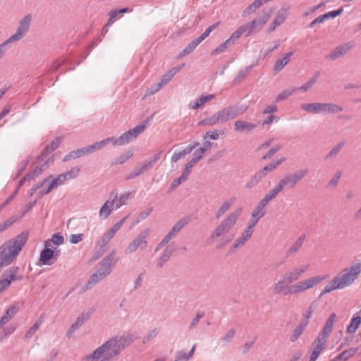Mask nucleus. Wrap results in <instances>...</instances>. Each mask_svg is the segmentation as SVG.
<instances>
[{
    "instance_id": "obj_1",
    "label": "nucleus",
    "mask_w": 361,
    "mask_h": 361,
    "mask_svg": "<svg viewBox=\"0 0 361 361\" xmlns=\"http://www.w3.org/2000/svg\"><path fill=\"white\" fill-rule=\"evenodd\" d=\"M242 210L243 209L239 207L227 215L212 232L207 239L208 244L212 245L217 243L216 247L221 248L229 243L232 237H229L228 233L236 224Z\"/></svg>"
},
{
    "instance_id": "obj_2",
    "label": "nucleus",
    "mask_w": 361,
    "mask_h": 361,
    "mask_svg": "<svg viewBox=\"0 0 361 361\" xmlns=\"http://www.w3.org/2000/svg\"><path fill=\"white\" fill-rule=\"evenodd\" d=\"M361 274V262H357L343 269L339 275L335 276L324 287L320 295L336 290L344 289L351 286Z\"/></svg>"
},
{
    "instance_id": "obj_3",
    "label": "nucleus",
    "mask_w": 361,
    "mask_h": 361,
    "mask_svg": "<svg viewBox=\"0 0 361 361\" xmlns=\"http://www.w3.org/2000/svg\"><path fill=\"white\" fill-rule=\"evenodd\" d=\"M27 240V235L21 233L0 246V269L9 265L17 257Z\"/></svg>"
},
{
    "instance_id": "obj_4",
    "label": "nucleus",
    "mask_w": 361,
    "mask_h": 361,
    "mask_svg": "<svg viewBox=\"0 0 361 361\" xmlns=\"http://www.w3.org/2000/svg\"><path fill=\"white\" fill-rule=\"evenodd\" d=\"M120 343L121 340L117 338L110 339L93 352L82 357L81 361H98L100 358L103 359L102 361H107L108 359L120 353L121 350Z\"/></svg>"
},
{
    "instance_id": "obj_5",
    "label": "nucleus",
    "mask_w": 361,
    "mask_h": 361,
    "mask_svg": "<svg viewBox=\"0 0 361 361\" xmlns=\"http://www.w3.org/2000/svg\"><path fill=\"white\" fill-rule=\"evenodd\" d=\"M114 255L115 252L112 251L99 263L97 271L90 276L83 288V291L104 279L111 272V269L116 262Z\"/></svg>"
},
{
    "instance_id": "obj_6",
    "label": "nucleus",
    "mask_w": 361,
    "mask_h": 361,
    "mask_svg": "<svg viewBox=\"0 0 361 361\" xmlns=\"http://www.w3.org/2000/svg\"><path fill=\"white\" fill-rule=\"evenodd\" d=\"M247 109V106L246 105L229 106L217 111L209 118L205 119L203 123L210 126H214L219 123H226L230 119L243 115L245 113Z\"/></svg>"
},
{
    "instance_id": "obj_7",
    "label": "nucleus",
    "mask_w": 361,
    "mask_h": 361,
    "mask_svg": "<svg viewBox=\"0 0 361 361\" xmlns=\"http://www.w3.org/2000/svg\"><path fill=\"white\" fill-rule=\"evenodd\" d=\"M327 278L328 275H317L299 281L290 286L289 295H297L304 293L314 288Z\"/></svg>"
},
{
    "instance_id": "obj_8",
    "label": "nucleus",
    "mask_w": 361,
    "mask_h": 361,
    "mask_svg": "<svg viewBox=\"0 0 361 361\" xmlns=\"http://www.w3.org/2000/svg\"><path fill=\"white\" fill-rule=\"evenodd\" d=\"M300 107L303 111L311 114H336L343 111V108L341 106L333 103L314 102L303 104Z\"/></svg>"
},
{
    "instance_id": "obj_9",
    "label": "nucleus",
    "mask_w": 361,
    "mask_h": 361,
    "mask_svg": "<svg viewBox=\"0 0 361 361\" xmlns=\"http://www.w3.org/2000/svg\"><path fill=\"white\" fill-rule=\"evenodd\" d=\"M145 128V124H140L129 129L118 138L111 137L109 139H112L110 142H112L114 146H123L128 144L133 138L137 137Z\"/></svg>"
},
{
    "instance_id": "obj_10",
    "label": "nucleus",
    "mask_w": 361,
    "mask_h": 361,
    "mask_svg": "<svg viewBox=\"0 0 361 361\" xmlns=\"http://www.w3.org/2000/svg\"><path fill=\"white\" fill-rule=\"evenodd\" d=\"M31 20L32 17L30 14L25 16L20 20L16 32L1 44H4V47H6V46L8 44L21 40L25 36L26 33L30 29Z\"/></svg>"
},
{
    "instance_id": "obj_11",
    "label": "nucleus",
    "mask_w": 361,
    "mask_h": 361,
    "mask_svg": "<svg viewBox=\"0 0 361 361\" xmlns=\"http://www.w3.org/2000/svg\"><path fill=\"white\" fill-rule=\"evenodd\" d=\"M149 234V230L145 229L140 233L127 246L126 253H133L137 250L143 251L148 246L147 237Z\"/></svg>"
},
{
    "instance_id": "obj_12",
    "label": "nucleus",
    "mask_w": 361,
    "mask_h": 361,
    "mask_svg": "<svg viewBox=\"0 0 361 361\" xmlns=\"http://www.w3.org/2000/svg\"><path fill=\"white\" fill-rule=\"evenodd\" d=\"M185 63H182L178 66L172 68L167 73L164 75L159 82L154 85L149 91V94H152L160 90L164 86L167 85L172 79V78L179 72L183 67Z\"/></svg>"
},
{
    "instance_id": "obj_13",
    "label": "nucleus",
    "mask_w": 361,
    "mask_h": 361,
    "mask_svg": "<svg viewBox=\"0 0 361 361\" xmlns=\"http://www.w3.org/2000/svg\"><path fill=\"white\" fill-rule=\"evenodd\" d=\"M309 269V264H305L299 267H294L283 274V277L290 284L300 279L302 276Z\"/></svg>"
},
{
    "instance_id": "obj_14",
    "label": "nucleus",
    "mask_w": 361,
    "mask_h": 361,
    "mask_svg": "<svg viewBox=\"0 0 361 361\" xmlns=\"http://www.w3.org/2000/svg\"><path fill=\"white\" fill-rule=\"evenodd\" d=\"M59 254V250L55 251L49 247H44L40 252L39 262L40 265H51L57 260Z\"/></svg>"
},
{
    "instance_id": "obj_15",
    "label": "nucleus",
    "mask_w": 361,
    "mask_h": 361,
    "mask_svg": "<svg viewBox=\"0 0 361 361\" xmlns=\"http://www.w3.org/2000/svg\"><path fill=\"white\" fill-rule=\"evenodd\" d=\"M255 228V226L248 223L246 228L231 245V250L235 251L237 249L242 247L252 238Z\"/></svg>"
},
{
    "instance_id": "obj_16",
    "label": "nucleus",
    "mask_w": 361,
    "mask_h": 361,
    "mask_svg": "<svg viewBox=\"0 0 361 361\" xmlns=\"http://www.w3.org/2000/svg\"><path fill=\"white\" fill-rule=\"evenodd\" d=\"M18 269V267H11L4 273L0 279V293L6 290L11 282L16 280Z\"/></svg>"
},
{
    "instance_id": "obj_17",
    "label": "nucleus",
    "mask_w": 361,
    "mask_h": 361,
    "mask_svg": "<svg viewBox=\"0 0 361 361\" xmlns=\"http://www.w3.org/2000/svg\"><path fill=\"white\" fill-rule=\"evenodd\" d=\"M186 222L183 220L178 221L167 233V235L161 240V241L157 245L155 251H158L164 246H165L172 238H173L177 233L185 226Z\"/></svg>"
},
{
    "instance_id": "obj_18",
    "label": "nucleus",
    "mask_w": 361,
    "mask_h": 361,
    "mask_svg": "<svg viewBox=\"0 0 361 361\" xmlns=\"http://www.w3.org/2000/svg\"><path fill=\"white\" fill-rule=\"evenodd\" d=\"M307 174L306 170L297 171L292 175H287L281 179L283 182L284 187L289 184L290 187H294L300 180H301Z\"/></svg>"
},
{
    "instance_id": "obj_19",
    "label": "nucleus",
    "mask_w": 361,
    "mask_h": 361,
    "mask_svg": "<svg viewBox=\"0 0 361 361\" xmlns=\"http://www.w3.org/2000/svg\"><path fill=\"white\" fill-rule=\"evenodd\" d=\"M290 286L291 285L283 276H281L274 284L272 288V292L274 295H289V290Z\"/></svg>"
},
{
    "instance_id": "obj_20",
    "label": "nucleus",
    "mask_w": 361,
    "mask_h": 361,
    "mask_svg": "<svg viewBox=\"0 0 361 361\" xmlns=\"http://www.w3.org/2000/svg\"><path fill=\"white\" fill-rule=\"evenodd\" d=\"M326 342V339H324L317 336V338L312 343V351L310 357L317 360L321 353L325 348Z\"/></svg>"
},
{
    "instance_id": "obj_21",
    "label": "nucleus",
    "mask_w": 361,
    "mask_h": 361,
    "mask_svg": "<svg viewBox=\"0 0 361 361\" xmlns=\"http://www.w3.org/2000/svg\"><path fill=\"white\" fill-rule=\"evenodd\" d=\"M210 147L211 143L208 141H206L205 143L204 144V147H200L199 149H197L194 152V157L185 165L189 166V168L192 169V167L202 159L204 152L209 150Z\"/></svg>"
},
{
    "instance_id": "obj_22",
    "label": "nucleus",
    "mask_w": 361,
    "mask_h": 361,
    "mask_svg": "<svg viewBox=\"0 0 361 361\" xmlns=\"http://www.w3.org/2000/svg\"><path fill=\"white\" fill-rule=\"evenodd\" d=\"M256 124L244 120H237L234 123V130L236 133H247L256 128Z\"/></svg>"
},
{
    "instance_id": "obj_23",
    "label": "nucleus",
    "mask_w": 361,
    "mask_h": 361,
    "mask_svg": "<svg viewBox=\"0 0 361 361\" xmlns=\"http://www.w3.org/2000/svg\"><path fill=\"white\" fill-rule=\"evenodd\" d=\"M66 180V176H63V173L59 175L55 178H52L51 182L49 183L48 186L44 188L42 190H40V195L42 196L44 195L49 193L51 191L56 188L58 186L63 184Z\"/></svg>"
},
{
    "instance_id": "obj_24",
    "label": "nucleus",
    "mask_w": 361,
    "mask_h": 361,
    "mask_svg": "<svg viewBox=\"0 0 361 361\" xmlns=\"http://www.w3.org/2000/svg\"><path fill=\"white\" fill-rule=\"evenodd\" d=\"M18 311V305L17 304H13L11 305L6 310L4 315L0 319V329H2L4 325L8 324L10 320L15 316V314Z\"/></svg>"
},
{
    "instance_id": "obj_25",
    "label": "nucleus",
    "mask_w": 361,
    "mask_h": 361,
    "mask_svg": "<svg viewBox=\"0 0 361 361\" xmlns=\"http://www.w3.org/2000/svg\"><path fill=\"white\" fill-rule=\"evenodd\" d=\"M336 317V314L334 312L331 313L329 315L327 321L326 322L324 327L323 328L322 331L318 334V336L327 340L328 336L330 335L333 329Z\"/></svg>"
},
{
    "instance_id": "obj_26",
    "label": "nucleus",
    "mask_w": 361,
    "mask_h": 361,
    "mask_svg": "<svg viewBox=\"0 0 361 361\" xmlns=\"http://www.w3.org/2000/svg\"><path fill=\"white\" fill-rule=\"evenodd\" d=\"M114 204L115 200H106L99 211V216L104 219H107L115 208Z\"/></svg>"
},
{
    "instance_id": "obj_27",
    "label": "nucleus",
    "mask_w": 361,
    "mask_h": 361,
    "mask_svg": "<svg viewBox=\"0 0 361 361\" xmlns=\"http://www.w3.org/2000/svg\"><path fill=\"white\" fill-rule=\"evenodd\" d=\"M64 238L59 233H54L51 238L47 240L44 242V247H49L53 250H55L57 246L63 244Z\"/></svg>"
},
{
    "instance_id": "obj_28",
    "label": "nucleus",
    "mask_w": 361,
    "mask_h": 361,
    "mask_svg": "<svg viewBox=\"0 0 361 361\" xmlns=\"http://www.w3.org/2000/svg\"><path fill=\"white\" fill-rule=\"evenodd\" d=\"M191 169L189 168V166H188L187 165H185L182 175L173 180L172 183L171 184L170 189L173 190L175 188H176L179 185L186 181L188 178Z\"/></svg>"
},
{
    "instance_id": "obj_29",
    "label": "nucleus",
    "mask_w": 361,
    "mask_h": 361,
    "mask_svg": "<svg viewBox=\"0 0 361 361\" xmlns=\"http://www.w3.org/2000/svg\"><path fill=\"white\" fill-rule=\"evenodd\" d=\"M255 30L254 25L252 23H246L240 26L233 33L239 39L243 35L249 36L252 35Z\"/></svg>"
},
{
    "instance_id": "obj_30",
    "label": "nucleus",
    "mask_w": 361,
    "mask_h": 361,
    "mask_svg": "<svg viewBox=\"0 0 361 361\" xmlns=\"http://www.w3.org/2000/svg\"><path fill=\"white\" fill-rule=\"evenodd\" d=\"M173 252V247L167 246L161 253V256L159 257L157 262V267L158 268H161L165 264V263L169 261Z\"/></svg>"
},
{
    "instance_id": "obj_31",
    "label": "nucleus",
    "mask_w": 361,
    "mask_h": 361,
    "mask_svg": "<svg viewBox=\"0 0 361 361\" xmlns=\"http://www.w3.org/2000/svg\"><path fill=\"white\" fill-rule=\"evenodd\" d=\"M214 94L202 95L193 102L189 104L188 106L192 109H197L202 106L206 102L214 99Z\"/></svg>"
},
{
    "instance_id": "obj_32",
    "label": "nucleus",
    "mask_w": 361,
    "mask_h": 361,
    "mask_svg": "<svg viewBox=\"0 0 361 361\" xmlns=\"http://www.w3.org/2000/svg\"><path fill=\"white\" fill-rule=\"evenodd\" d=\"M265 213L266 209H264L263 208L260 207L257 204L252 212L251 219L249 221V224H252L254 226H256L259 219L264 216Z\"/></svg>"
},
{
    "instance_id": "obj_33",
    "label": "nucleus",
    "mask_w": 361,
    "mask_h": 361,
    "mask_svg": "<svg viewBox=\"0 0 361 361\" xmlns=\"http://www.w3.org/2000/svg\"><path fill=\"white\" fill-rule=\"evenodd\" d=\"M293 54V52L286 54L282 58L276 59L274 66V71L278 73L281 71L288 63Z\"/></svg>"
},
{
    "instance_id": "obj_34",
    "label": "nucleus",
    "mask_w": 361,
    "mask_h": 361,
    "mask_svg": "<svg viewBox=\"0 0 361 361\" xmlns=\"http://www.w3.org/2000/svg\"><path fill=\"white\" fill-rule=\"evenodd\" d=\"M357 348H352L348 350H345L331 360V361H347L352 357H353L357 352Z\"/></svg>"
},
{
    "instance_id": "obj_35",
    "label": "nucleus",
    "mask_w": 361,
    "mask_h": 361,
    "mask_svg": "<svg viewBox=\"0 0 361 361\" xmlns=\"http://www.w3.org/2000/svg\"><path fill=\"white\" fill-rule=\"evenodd\" d=\"M234 203V198H231L228 200L224 201L218 209L216 213V218L217 219H220L226 212H227L230 209V208L233 206Z\"/></svg>"
},
{
    "instance_id": "obj_36",
    "label": "nucleus",
    "mask_w": 361,
    "mask_h": 361,
    "mask_svg": "<svg viewBox=\"0 0 361 361\" xmlns=\"http://www.w3.org/2000/svg\"><path fill=\"white\" fill-rule=\"evenodd\" d=\"M264 173L260 169L256 172L250 178V180L246 183L245 187L247 188H251L257 185L263 178H265Z\"/></svg>"
},
{
    "instance_id": "obj_37",
    "label": "nucleus",
    "mask_w": 361,
    "mask_h": 361,
    "mask_svg": "<svg viewBox=\"0 0 361 361\" xmlns=\"http://www.w3.org/2000/svg\"><path fill=\"white\" fill-rule=\"evenodd\" d=\"M286 19V11L279 13L268 28V32H273L278 26L284 23Z\"/></svg>"
},
{
    "instance_id": "obj_38",
    "label": "nucleus",
    "mask_w": 361,
    "mask_h": 361,
    "mask_svg": "<svg viewBox=\"0 0 361 361\" xmlns=\"http://www.w3.org/2000/svg\"><path fill=\"white\" fill-rule=\"evenodd\" d=\"M111 139H109V137L100 141L93 143L89 146L85 147V150L87 154H90L96 150L100 149L104 147L107 143L111 142Z\"/></svg>"
},
{
    "instance_id": "obj_39",
    "label": "nucleus",
    "mask_w": 361,
    "mask_h": 361,
    "mask_svg": "<svg viewBox=\"0 0 361 361\" xmlns=\"http://www.w3.org/2000/svg\"><path fill=\"white\" fill-rule=\"evenodd\" d=\"M160 154H157L153 159L149 160L147 161L144 162L142 166L139 168V171L136 173V175L138 176L144 171H147L159 159Z\"/></svg>"
},
{
    "instance_id": "obj_40",
    "label": "nucleus",
    "mask_w": 361,
    "mask_h": 361,
    "mask_svg": "<svg viewBox=\"0 0 361 361\" xmlns=\"http://www.w3.org/2000/svg\"><path fill=\"white\" fill-rule=\"evenodd\" d=\"M285 161L284 158H281L277 160H274L270 162L268 165L263 167L261 170L267 176V173L273 171L276 169L279 165H281Z\"/></svg>"
},
{
    "instance_id": "obj_41",
    "label": "nucleus",
    "mask_w": 361,
    "mask_h": 361,
    "mask_svg": "<svg viewBox=\"0 0 361 361\" xmlns=\"http://www.w3.org/2000/svg\"><path fill=\"white\" fill-rule=\"evenodd\" d=\"M204 39L199 36L197 39L192 41L190 43H189L186 47L183 50V53L181 56H185L191 53L197 46L200 43H201Z\"/></svg>"
},
{
    "instance_id": "obj_42",
    "label": "nucleus",
    "mask_w": 361,
    "mask_h": 361,
    "mask_svg": "<svg viewBox=\"0 0 361 361\" xmlns=\"http://www.w3.org/2000/svg\"><path fill=\"white\" fill-rule=\"evenodd\" d=\"M284 188L285 187L283 185V182H281V180H279L278 183L276 185V186L274 188L271 189L269 191V192L266 195L271 200H272L273 199L276 197L279 193H280L284 189Z\"/></svg>"
},
{
    "instance_id": "obj_43",
    "label": "nucleus",
    "mask_w": 361,
    "mask_h": 361,
    "mask_svg": "<svg viewBox=\"0 0 361 361\" xmlns=\"http://www.w3.org/2000/svg\"><path fill=\"white\" fill-rule=\"evenodd\" d=\"M296 91H298V89L295 87H291L289 89L284 90L277 95L275 102H279L281 101H283L286 99L288 97H289L290 95H292Z\"/></svg>"
},
{
    "instance_id": "obj_44",
    "label": "nucleus",
    "mask_w": 361,
    "mask_h": 361,
    "mask_svg": "<svg viewBox=\"0 0 361 361\" xmlns=\"http://www.w3.org/2000/svg\"><path fill=\"white\" fill-rule=\"evenodd\" d=\"M351 48L349 44H345L338 47L336 50L332 53L331 58H338L346 54Z\"/></svg>"
},
{
    "instance_id": "obj_45",
    "label": "nucleus",
    "mask_w": 361,
    "mask_h": 361,
    "mask_svg": "<svg viewBox=\"0 0 361 361\" xmlns=\"http://www.w3.org/2000/svg\"><path fill=\"white\" fill-rule=\"evenodd\" d=\"M89 319L88 314H80L75 322L71 325L69 332H73L76 329H78L80 326H81L85 322H86Z\"/></svg>"
},
{
    "instance_id": "obj_46",
    "label": "nucleus",
    "mask_w": 361,
    "mask_h": 361,
    "mask_svg": "<svg viewBox=\"0 0 361 361\" xmlns=\"http://www.w3.org/2000/svg\"><path fill=\"white\" fill-rule=\"evenodd\" d=\"M87 154L85 147H82L81 149H78L74 151H72L69 154H68L64 158L63 161H66L71 159L78 158L82 155Z\"/></svg>"
},
{
    "instance_id": "obj_47",
    "label": "nucleus",
    "mask_w": 361,
    "mask_h": 361,
    "mask_svg": "<svg viewBox=\"0 0 361 361\" xmlns=\"http://www.w3.org/2000/svg\"><path fill=\"white\" fill-rule=\"evenodd\" d=\"M269 15L264 13L262 17L255 18L251 23L254 25L255 30L262 27L269 20Z\"/></svg>"
},
{
    "instance_id": "obj_48",
    "label": "nucleus",
    "mask_w": 361,
    "mask_h": 361,
    "mask_svg": "<svg viewBox=\"0 0 361 361\" xmlns=\"http://www.w3.org/2000/svg\"><path fill=\"white\" fill-rule=\"evenodd\" d=\"M307 326L300 323L294 329L293 333L290 337V341L295 342L302 334L305 329Z\"/></svg>"
},
{
    "instance_id": "obj_49",
    "label": "nucleus",
    "mask_w": 361,
    "mask_h": 361,
    "mask_svg": "<svg viewBox=\"0 0 361 361\" xmlns=\"http://www.w3.org/2000/svg\"><path fill=\"white\" fill-rule=\"evenodd\" d=\"M314 312V309L312 306H310L306 312L302 315V320L300 323L302 324L305 326H307L309 324V321L312 316Z\"/></svg>"
},
{
    "instance_id": "obj_50",
    "label": "nucleus",
    "mask_w": 361,
    "mask_h": 361,
    "mask_svg": "<svg viewBox=\"0 0 361 361\" xmlns=\"http://www.w3.org/2000/svg\"><path fill=\"white\" fill-rule=\"evenodd\" d=\"M133 154L131 151H128L126 153L121 155L116 160H115L114 164L118 165L124 164L128 160H129L133 157Z\"/></svg>"
},
{
    "instance_id": "obj_51",
    "label": "nucleus",
    "mask_w": 361,
    "mask_h": 361,
    "mask_svg": "<svg viewBox=\"0 0 361 361\" xmlns=\"http://www.w3.org/2000/svg\"><path fill=\"white\" fill-rule=\"evenodd\" d=\"M16 330V326L13 324L9 325L4 328L3 334L0 336V343L3 341L7 336L12 334Z\"/></svg>"
},
{
    "instance_id": "obj_52",
    "label": "nucleus",
    "mask_w": 361,
    "mask_h": 361,
    "mask_svg": "<svg viewBox=\"0 0 361 361\" xmlns=\"http://www.w3.org/2000/svg\"><path fill=\"white\" fill-rule=\"evenodd\" d=\"M16 330V326L13 324L9 325L4 328L3 334L0 336V343L3 341L7 336L12 334Z\"/></svg>"
},
{
    "instance_id": "obj_53",
    "label": "nucleus",
    "mask_w": 361,
    "mask_h": 361,
    "mask_svg": "<svg viewBox=\"0 0 361 361\" xmlns=\"http://www.w3.org/2000/svg\"><path fill=\"white\" fill-rule=\"evenodd\" d=\"M80 169L79 167H73L68 171L63 173V176H66V180L75 178L80 173Z\"/></svg>"
},
{
    "instance_id": "obj_54",
    "label": "nucleus",
    "mask_w": 361,
    "mask_h": 361,
    "mask_svg": "<svg viewBox=\"0 0 361 361\" xmlns=\"http://www.w3.org/2000/svg\"><path fill=\"white\" fill-rule=\"evenodd\" d=\"M316 80H317L316 77L312 78L307 82H306L302 85H301L300 87L297 88L298 91V90L302 91V92L308 91L311 87H313V85L316 82Z\"/></svg>"
},
{
    "instance_id": "obj_55",
    "label": "nucleus",
    "mask_w": 361,
    "mask_h": 361,
    "mask_svg": "<svg viewBox=\"0 0 361 361\" xmlns=\"http://www.w3.org/2000/svg\"><path fill=\"white\" fill-rule=\"evenodd\" d=\"M42 322V321L41 319L37 320L35 323V324L27 331L25 334V338H28L32 337L35 334V333L38 330Z\"/></svg>"
},
{
    "instance_id": "obj_56",
    "label": "nucleus",
    "mask_w": 361,
    "mask_h": 361,
    "mask_svg": "<svg viewBox=\"0 0 361 361\" xmlns=\"http://www.w3.org/2000/svg\"><path fill=\"white\" fill-rule=\"evenodd\" d=\"M129 198V194H124L123 195H121L119 198L117 200H115L114 207L115 209H118L120 207L126 204V201Z\"/></svg>"
},
{
    "instance_id": "obj_57",
    "label": "nucleus",
    "mask_w": 361,
    "mask_h": 361,
    "mask_svg": "<svg viewBox=\"0 0 361 361\" xmlns=\"http://www.w3.org/2000/svg\"><path fill=\"white\" fill-rule=\"evenodd\" d=\"M303 243L302 238L298 239L294 244L289 248L288 253L293 254L298 252V250L301 247Z\"/></svg>"
},
{
    "instance_id": "obj_58",
    "label": "nucleus",
    "mask_w": 361,
    "mask_h": 361,
    "mask_svg": "<svg viewBox=\"0 0 361 361\" xmlns=\"http://www.w3.org/2000/svg\"><path fill=\"white\" fill-rule=\"evenodd\" d=\"M61 141H62V140L61 137L56 138L49 145L47 146L46 149L49 152H52V151L55 150L56 149H57L59 147V145L61 143Z\"/></svg>"
},
{
    "instance_id": "obj_59",
    "label": "nucleus",
    "mask_w": 361,
    "mask_h": 361,
    "mask_svg": "<svg viewBox=\"0 0 361 361\" xmlns=\"http://www.w3.org/2000/svg\"><path fill=\"white\" fill-rule=\"evenodd\" d=\"M238 37L235 36V35L233 32L231 35L228 38L226 41H224L222 44L225 47V48L227 49L228 47H230L231 45L234 44L236 41L238 40Z\"/></svg>"
},
{
    "instance_id": "obj_60",
    "label": "nucleus",
    "mask_w": 361,
    "mask_h": 361,
    "mask_svg": "<svg viewBox=\"0 0 361 361\" xmlns=\"http://www.w3.org/2000/svg\"><path fill=\"white\" fill-rule=\"evenodd\" d=\"M219 23H220L219 22H217V23H214V24H213V25H212L209 26V27L206 29V30L204 31V32H203V33L200 35V37H201L203 39H204L205 38H207V37L209 35V34H210V33H211V32H212L214 29H216V28L219 26Z\"/></svg>"
},
{
    "instance_id": "obj_61",
    "label": "nucleus",
    "mask_w": 361,
    "mask_h": 361,
    "mask_svg": "<svg viewBox=\"0 0 361 361\" xmlns=\"http://www.w3.org/2000/svg\"><path fill=\"white\" fill-rule=\"evenodd\" d=\"M114 235L115 233L111 229L106 231L102 237V241L103 244H107L111 240V239L113 238Z\"/></svg>"
},
{
    "instance_id": "obj_62",
    "label": "nucleus",
    "mask_w": 361,
    "mask_h": 361,
    "mask_svg": "<svg viewBox=\"0 0 361 361\" xmlns=\"http://www.w3.org/2000/svg\"><path fill=\"white\" fill-rule=\"evenodd\" d=\"M281 148V146L278 145L274 147H272L271 149H270L267 153L266 154H264L263 157H262V159H270L272 156L274 155V154L279 151L280 149Z\"/></svg>"
},
{
    "instance_id": "obj_63",
    "label": "nucleus",
    "mask_w": 361,
    "mask_h": 361,
    "mask_svg": "<svg viewBox=\"0 0 361 361\" xmlns=\"http://www.w3.org/2000/svg\"><path fill=\"white\" fill-rule=\"evenodd\" d=\"M341 172L337 171L336 173V174L334 176V177L329 182V185L330 187H336L341 178Z\"/></svg>"
},
{
    "instance_id": "obj_64",
    "label": "nucleus",
    "mask_w": 361,
    "mask_h": 361,
    "mask_svg": "<svg viewBox=\"0 0 361 361\" xmlns=\"http://www.w3.org/2000/svg\"><path fill=\"white\" fill-rule=\"evenodd\" d=\"M219 138V133L216 130H212L207 132L205 135L204 136V140L207 141V139L216 140Z\"/></svg>"
}]
</instances>
